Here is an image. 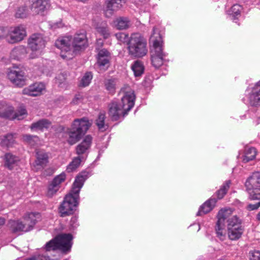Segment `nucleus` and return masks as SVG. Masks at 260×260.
Masks as SVG:
<instances>
[{
	"label": "nucleus",
	"instance_id": "obj_53",
	"mask_svg": "<svg viewBox=\"0 0 260 260\" xmlns=\"http://www.w3.org/2000/svg\"><path fill=\"white\" fill-rule=\"evenodd\" d=\"M81 101V96L80 95H76L72 101L74 104H78L79 102Z\"/></svg>",
	"mask_w": 260,
	"mask_h": 260
},
{
	"label": "nucleus",
	"instance_id": "obj_23",
	"mask_svg": "<svg viewBox=\"0 0 260 260\" xmlns=\"http://www.w3.org/2000/svg\"><path fill=\"white\" fill-rule=\"evenodd\" d=\"M216 202L217 200L215 198L209 199L200 207L197 215L201 216L211 211L215 206Z\"/></svg>",
	"mask_w": 260,
	"mask_h": 260
},
{
	"label": "nucleus",
	"instance_id": "obj_41",
	"mask_svg": "<svg viewBox=\"0 0 260 260\" xmlns=\"http://www.w3.org/2000/svg\"><path fill=\"white\" fill-rule=\"evenodd\" d=\"M43 61L44 60H42V63H40L39 64L36 65L34 67V71L37 76H41L43 74H46V75L48 74L47 67L44 66V63Z\"/></svg>",
	"mask_w": 260,
	"mask_h": 260
},
{
	"label": "nucleus",
	"instance_id": "obj_38",
	"mask_svg": "<svg viewBox=\"0 0 260 260\" xmlns=\"http://www.w3.org/2000/svg\"><path fill=\"white\" fill-rule=\"evenodd\" d=\"M81 162V157L77 156L74 157L72 161L68 165L67 167V171L68 172H72L78 168Z\"/></svg>",
	"mask_w": 260,
	"mask_h": 260
},
{
	"label": "nucleus",
	"instance_id": "obj_56",
	"mask_svg": "<svg viewBox=\"0 0 260 260\" xmlns=\"http://www.w3.org/2000/svg\"><path fill=\"white\" fill-rule=\"evenodd\" d=\"M256 219L257 220L260 221V211L257 214Z\"/></svg>",
	"mask_w": 260,
	"mask_h": 260
},
{
	"label": "nucleus",
	"instance_id": "obj_58",
	"mask_svg": "<svg viewBox=\"0 0 260 260\" xmlns=\"http://www.w3.org/2000/svg\"><path fill=\"white\" fill-rule=\"evenodd\" d=\"M199 228H198V231L200 230V226H199V225H198Z\"/></svg>",
	"mask_w": 260,
	"mask_h": 260
},
{
	"label": "nucleus",
	"instance_id": "obj_14",
	"mask_svg": "<svg viewBox=\"0 0 260 260\" xmlns=\"http://www.w3.org/2000/svg\"><path fill=\"white\" fill-rule=\"evenodd\" d=\"M110 53L106 49L99 51L95 67L98 72H103L108 69L110 65Z\"/></svg>",
	"mask_w": 260,
	"mask_h": 260
},
{
	"label": "nucleus",
	"instance_id": "obj_2",
	"mask_svg": "<svg viewBox=\"0 0 260 260\" xmlns=\"http://www.w3.org/2000/svg\"><path fill=\"white\" fill-rule=\"evenodd\" d=\"M73 237L71 234H61L57 236L45 245L44 253L35 255L25 260H58L49 258V253L55 252L57 249L65 254L69 253L73 245Z\"/></svg>",
	"mask_w": 260,
	"mask_h": 260
},
{
	"label": "nucleus",
	"instance_id": "obj_18",
	"mask_svg": "<svg viewBox=\"0 0 260 260\" xmlns=\"http://www.w3.org/2000/svg\"><path fill=\"white\" fill-rule=\"evenodd\" d=\"M135 101V94L134 91L132 89H128L125 91L119 102L124 110L128 113L134 107Z\"/></svg>",
	"mask_w": 260,
	"mask_h": 260
},
{
	"label": "nucleus",
	"instance_id": "obj_52",
	"mask_svg": "<svg viewBox=\"0 0 260 260\" xmlns=\"http://www.w3.org/2000/svg\"><path fill=\"white\" fill-rule=\"evenodd\" d=\"M260 207V201L255 204H249L247 206V209L249 210H254L257 209L258 208Z\"/></svg>",
	"mask_w": 260,
	"mask_h": 260
},
{
	"label": "nucleus",
	"instance_id": "obj_32",
	"mask_svg": "<svg viewBox=\"0 0 260 260\" xmlns=\"http://www.w3.org/2000/svg\"><path fill=\"white\" fill-rule=\"evenodd\" d=\"M13 107L6 102H0V117L9 118Z\"/></svg>",
	"mask_w": 260,
	"mask_h": 260
},
{
	"label": "nucleus",
	"instance_id": "obj_34",
	"mask_svg": "<svg viewBox=\"0 0 260 260\" xmlns=\"http://www.w3.org/2000/svg\"><path fill=\"white\" fill-rule=\"evenodd\" d=\"M135 77H140L144 73V66L140 60L135 61L131 66Z\"/></svg>",
	"mask_w": 260,
	"mask_h": 260
},
{
	"label": "nucleus",
	"instance_id": "obj_22",
	"mask_svg": "<svg viewBox=\"0 0 260 260\" xmlns=\"http://www.w3.org/2000/svg\"><path fill=\"white\" fill-rule=\"evenodd\" d=\"M242 11L243 8L241 5L235 4L226 11V13L230 19L237 23L238 20L241 16Z\"/></svg>",
	"mask_w": 260,
	"mask_h": 260
},
{
	"label": "nucleus",
	"instance_id": "obj_29",
	"mask_svg": "<svg viewBox=\"0 0 260 260\" xmlns=\"http://www.w3.org/2000/svg\"><path fill=\"white\" fill-rule=\"evenodd\" d=\"M131 25V21L127 17H119L113 21V25L119 30L127 29Z\"/></svg>",
	"mask_w": 260,
	"mask_h": 260
},
{
	"label": "nucleus",
	"instance_id": "obj_42",
	"mask_svg": "<svg viewBox=\"0 0 260 260\" xmlns=\"http://www.w3.org/2000/svg\"><path fill=\"white\" fill-rule=\"evenodd\" d=\"M97 31L100 33L105 39L107 38L109 36V30L106 23H103L100 26L96 27Z\"/></svg>",
	"mask_w": 260,
	"mask_h": 260
},
{
	"label": "nucleus",
	"instance_id": "obj_55",
	"mask_svg": "<svg viewBox=\"0 0 260 260\" xmlns=\"http://www.w3.org/2000/svg\"><path fill=\"white\" fill-rule=\"evenodd\" d=\"M62 24L61 22L57 23L55 24H54V27H62Z\"/></svg>",
	"mask_w": 260,
	"mask_h": 260
},
{
	"label": "nucleus",
	"instance_id": "obj_35",
	"mask_svg": "<svg viewBox=\"0 0 260 260\" xmlns=\"http://www.w3.org/2000/svg\"><path fill=\"white\" fill-rule=\"evenodd\" d=\"M105 114L104 113H100L96 120V124L101 132H105L109 128L108 124L105 123Z\"/></svg>",
	"mask_w": 260,
	"mask_h": 260
},
{
	"label": "nucleus",
	"instance_id": "obj_25",
	"mask_svg": "<svg viewBox=\"0 0 260 260\" xmlns=\"http://www.w3.org/2000/svg\"><path fill=\"white\" fill-rule=\"evenodd\" d=\"M92 141V137L86 136L82 142L76 147V153L78 155H81L86 153V151L90 148Z\"/></svg>",
	"mask_w": 260,
	"mask_h": 260
},
{
	"label": "nucleus",
	"instance_id": "obj_39",
	"mask_svg": "<svg viewBox=\"0 0 260 260\" xmlns=\"http://www.w3.org/2000/svg\"><path fill=\"white\" fill-rule=\"evenodd\" d=\"M231 181H226L221 187V188L216 192V196L218 199H222L226 194L228 189L230 187Z\"/></svg>",
	"mask_w": 260,
	"mask_h": 260
},
{
	"label": "nucleus",
	"instance_id": "obj_1",
	"mask_svg": "<svg viewBox=\"0 0 260 260\" xmlns=\"http://www.w3.org/2000/svg\"><path fill=\"white\" fill-rule=\"evenodd\" d=\"M88 172H82L76 177L71 192L64 197L59 207L61 216L71 214L75 210L78 204L80 189L85 181L88 178Z\"/></svg>",
	"mask_w": 260,
	"mask_h": 260
},
{
	"label": "nucleus",
	"instance_id": "obj_11",
	"mask_svg": "<svg viewBox=\"0 0 260 260\" xmlns=\"http://www.w3.org/2000/svg\"><path fill=\"white\" fill-rule=\"evenodd\" d=\"M227 232L228 237L231 240H237L241 238L244 228L239 217H233L229 220Z\"/></svg>",
	"mask_w": 260,
	"mask_h": 260
},
{
	"label": "nucleus",
	"instance_id": "obj_59",
	"mask_svg": "<svg viewBox=\"0 0 260 260\" xmlns=\"http://www.w3.org/2000/svg\"><path fill=\"white\" fill-rule=\"evenodd\" d=\"M60 81H61V82H60L61 83L62 82V79H60Z\"/></svg>",
	"mask_w": 260,
	"mask_h": 260
},
{
	"label": "nucleus",
	"instance_id": "obj_12",
	"mask_svg": "<svg viewBox=\"0 0 260 260\" xmlns=\"http://www.w3.org/2000/svg\"><path fill=\"white\" fill-rule=\"evenodd\" d=\"M8 77L15 86L21 87L26 84V76L24 71L20 68L14 66L8 73Z\"/></svg>",
	"mask_w": 260,
	"mask_h": 260
},
{
	"label": "nucleus",
	"instance_id": "obj_13",
	"mask_svg": "<svg viewBox=\"0 0 260 260\" xmlns=\"http://www.w3.org/2000/svg\"><path fill=\"white\" fill-rule=\"evenodd\" d=\"M26 36L25 27L20 25L11 27L7 36V41L10 44H14L21 41Z\"/></svg>",
	"mask_w": 260,
	"mask_h": 260
},
{
	"label": "nucleus",
	"instance_id": "obj_31",
	"mask_svg": "<svg viewBox=\"0 0 260 260\" xmlns=\"http://www.w3.org/2000/svg\"><path fill=\"white\" fill-rule=\"evenodd\" d=\"M27 114V111L23 106H21L18 108L17 112L14 111V108L11 111V116H9V119H17L21 120L24 118Z\"/></svg>",
	"mask_w": 260,
	"mask_h": 260
},
{
	"label": "nucleus",
	"instance_id": "obj_8",
	"mask_svg": "<svg viewBox=\"0 0 260 260\" xmlns=\"http://www.w3.org/2000/svg\"><path fill=\"white\" fill-rule=\"evenodd\" d=\"M28 47L32 51L30 54L31 58H35L41 55L46 46V40L42 35L34 34L28 40Z\"/></svg>",
	"mask_w": 260,
	"mask_h": 260
},
{
	"label": "nucleus",
	"instance_id": "obj_28",
	"mask_svg": "<svg viewBox=\"0 0 260 260\" xmlns=\"http://www.w3.org/2000/svg\"><path fill=\"white\" fill-rule=\"evenodd\" d=\"M257 151L254 147L246 146L245 148L244 154L242 155V160L247 162L253 160L256 155Z\"/></svg>",
	"mask_w": 260,
	"mask_h": 260
},
{
	"label": "nucleus",
	"instance_id": "obj_44",
	"mask_svg": "<svg viewBox=\"0 0 260 260\" xmlns=\"http://www.w3.org/2000/svg\"><path fill=\"white\" fill-rule=\"evenodd\" d=\"M149 0H134V3L141 10L145 11L149 5Z\"/></svg>",
	"mask_w": 260,
	"mask_h": 260
},
{
	"label": "nucleus",
	"instance_id": "obj_24",
	"mask_svg": "<svg viewBox=\"0 0 260 260\" xmlns=\"http://www.w3.org/2000/svg\"><path fill=\"white\" fill-rule=\"evenodd\" d=\"M233 210L231 208H225L221 209L217 214L218 221L225 222L226 220L227 224H229V220L233 217H238L237 215H233Z\"/></svg>",
	"mask_w": 260,
	"mask_h": 260
},
{
	"label": "nucleus",
	"instance_id": "obj_15",
	"mask_svg": "<svg viewBox=\"0 0 260 260\" xmlns=\"http://www.w3.org/2000/svg\"><path fill=\"white\" fill-rule=\"evenodd\" d=\"M108 114L112 120L114 121L117 120L121 117H124L127 114L120 103L116 100H113L109 105Z\"/></svg>",
	"mask_w": 260,
	"mask_h": 260
},
{
	"label": "nucleus",
	"instance_id": "obj_49",
	"mask_svg": "<svg viewBox=\"0 0 260 260\" xmlns=\"http://www.w3.org/2000/svg\"><path fill=\"white\" fill-rule=\"evenodd\" d=\"M250 260H260V251L258 250L251 251L249 252Z\"/></svg>",
	"mask_w": 260,
	"mask_h": 260
},
{
	"label": "nucleus",
	"instance_id": "obj_54",
	"mask_svg": "<svg viewBox=\"0 0 260 260\" xmlns=\"http://www.w3.org/2000/svg\"><path fill=\"white\" fill-rule=\"evenodd\" d=\"M5 223V220L4 218H0V228Z\"/></svg>",
	"mask_w": 260,
	"mask_h": 260
},
{
	"label": "nucleus",
	"instance_id": "obj_46",
	"mask_svg": "<svg viewBox=\"0 0 260 260\" xmlns=\"http://www.w3.org/2000/svg\"><path fill=\"white\" fill-rule=\"evenodd\" d=\"M66 178V175L64 173H62L59 175L56 176L54 179L52 180V182L55 184L57 185L58 187H60V184L65 181Z\"/></svg>",
	"mask_w": 260,
	"mask_h": 260
},
{
	"label": "nucleus",
	"instance_id": "obj_9",
	"mask_svg": "<svg viewBox=\"0 0 260 260\" xmlns=\"http://www.w3.org/2000/svg\"><path fill=\"white\" fill-rule=\"evenodd\" d=\"M242 100L245 104L252 107L260 106V81L253 87L247 88Z\"/></svg>",
	"mask_w": 260,
	"mask_h": 260
},
{
	"label": "nucleus",
	"instance_id": "obj_50",
	"mask_svg": "<svg viewBox=\"0 0 260 260\" xmlns=\"http://www.w3.org/2000/svg\"><path fill=\"white\" fill-rule=\"evenodd\" d=\"M70 226L72 229H74L78 226V218L76 216H73L70 220Z\"/></svg>",
	"mask_w": 260,
	"mask_h": 260
},
{
	"label": "nucleus",
	"instance_id": "obj_57",
	"mask_svg": "<svg viewBox=\"0 0 260 260\" xmlns=\"http://www.w3.org/2000/svg\"><path fill=\"white\" fill-rule=\"evenodd\" d=\"M58 78H62V79L64 80V76L63 75H59L58 76Z\"/></svg>",
	"mask_w": 260,
	"mask_h": 260
},
{
	"label": "nucleus",
	"instance_id": "obj_7",
	"mask_svg": "<svg viewBox=\"0 0 260 260\" xmlns=\"http://www.w3.org/2000/svg\"><path fill=\"white\" fill-rule=\"evenodd\" d=\"M245 186L250 200H260V172H253L246 180Z\"/></svg>",
	"mask_w": 260,
	"mask_h": 260
},
{
	"label": "nucleus",
	"instance_id": "obj_51",
	"mask_svg": "<svg viewBox=\"0 0 260 260\" xmlns=\"http://www.w3.org/2000/svg\"><path fill=\"white\" fill-rule=\"evenodd\" d=\"M8 34V30L6 27L0 26V39L5 37H7Z\"/></svg>",
	"mask_w": 260,
	"mask_h": 260
},
{
	"label": "nucleus",
	"instance_id": "obj_27",
	"mask_svg": "<svg viewBox=\"0 0 260 260\" xmlns=\"http://www.w3.org/2000/svg\"><path fill=\"white\" fill-rule=\"evenodd\" d=\"M217 237L221 241H224L226 238V230L225 223L217 220L215 226Z\"/></svg>",
	"mask_w": 260,
	"mask_h": 260
},
{
	"label": "nucleus",
	"instance_id": "obj_21",
	"mask_svg": "<svg viewBox=\"0 0 260 260\" xmlns=\"http://www.w3.org/2000/svg\"><path fill=\"white\" fill-rule=\"evenodd\" d=\"M48 154L44 150H37L36 160L35 161L37 170L43 169L46 166L48 162Z\"/></svg>",
	"mask_w": 260,
	"mask_h": 260
},
{
	"label": "nucleus",
	"instance_id": "obj_17",
	"mask_svg": "<svg viewBox=\"0 0 260 260\" xmlns=\"http://www.w3.org/2000/svg\"><path fill=\"white\" fill-rule=\"evenodd\" d=\"M72 50L73 54L77 51L85 48L87 46V40L84 31L76 34L72 38Z\"/></svg>",
	"mask_w": 260,
	"mask_h": 260
},
{
	"label": "nucleus",
	"instance_id": "obj_3",
	"mask_svg": "<svg viewBox=\"0 0 260 260\" xmlns=\"http://www.w3.org/2000/svg\"><path fill=\"white\" fill-rule=\"evenodd\" d=\"M150 43L152 44L150 51L152 64L157 68L162 64L166 54L163 51L162 36L157 27H154L153 29Z\"/></svg>",
	"mask_w": 260,
	"mask_h": 260
},
{
	"label": "nucleus",
	"instance_id": "obj_16",
	"mask_svg": "<svg viewBox=\"0 0 260 260\" xmlns=\"http://www.w3.org/2000/svg\"><path fill=\"white\" fill-rule=\"evenodd\" d=\"M125 3V0H106L104 13L106 17H111L118 11Z\"/></svg>",
	"mask_w": 260,
	"mask_h": 260
},
{
	"label": "nucleus",
	"instance_id": "obj_19",
	"mask_svg": "<svg viewBox=\"0 0 260 260\" xmlns=\"http://www.w3.org/2000/svg\"><path fill=\"white\" fill-rule=\"evenodd\" d=\"M29 9L33 14H42L50 6L49 0H30Z\"/></svg>",
	"mask_w": 260,
	"mask_h": 260
},
{
	"label": "nucleus",
	"instance_id": "obj_5",
	"mask_svg": "<svg viewBox=\"0 0 260 260\" xmlns=\"http://www.w3.org/2000/svg\"><path fill=\"white\" fill-rule=\"evenodd\" d=\"M91 123L86 118L76 119L67 133L69 135L68 142L70 145L77 143L89 128Z\"/></svg>",
	"mask_w": 260,
	"mask_h": 260
},
{
	"label": "nucleus",
	"instance_id": "obj_45",
	"mask_svg": "<svg viewBox=\"0 0 260 260\" xmlns=\"http://www.w3.org/2000/svg\"><path fill=\"white\" fill-rule=\"evenodd\" d=\"M105 86L107 90L111 93L115 92L116 88V83L114 80L110 79L106 81Z\"/></svg>",
	"mask_w": 260,
	"mask_h": 260
},
{
	"label": "nucleus",
	"instance_id": "obj_33",
	"mask_svg": "<svg viewBox=\"0 0 260 260\" xmlns=\"http://www.w3.org/2000/svg\"><path fill=\"white\" fill-rule=\"evenodd\" d=\"M19 158L11 153H7L5 155V165L9 169H13L14 166H17L19 162Z\"/></svg>",
	"mask_w": 260,
	"mask_h": 260
},
{
	"label": "nucleus",
	"instance_id": "obj_6",
	"mask_svg": "<svg viewBox=\"0 0 260 260\" xmlns=\"http://www.w3.org/2000/svg\"><path fill=\"white\" fill-rule=\"evenodd\" d=\"M41 215L39 213H30L27 214L21 220H10L9 222V226L13 233H16L19 232H28L31 230L40 219Z\"/></svg>",
	"mask_w": 260,
	"mask_h": 260
},
{
	"label": "nucleus",
	"instance_id": "obj_36",
	"mask_svg": "<svg viewBox=\"0 0 260 260\" xmlns=\"http://www.w3.org/2000/svg\"><path fill=\"white\" fill-rule=\"evenodd\" d=\"M1 144L3 147H9L11 146L15 142V138L12 134H7L1 137Z\"/></svg>",
	"mask_w": 260,
	"mask_h": 260
},
{
	"label": "nucleus",
	"instance_id": "obj_47",
	"mask_svg": "<svg viewBox=\"0 0 260 260\" xmlns=\"http://www.w3.org/2000/svg\"><path fill=\"white\" fill-rule=\"evenodd\" d=\"M60 188L58 187L57 185L54 184L52 182L49 185L47 191V196L48 197H52Z\"/></svg>",
	"mask_w": 260,
	"mask_h": 260
},
{
	"label": "nucleus",
	"instance_id": "obj_40",
	"mask_svg": "<svg viewBox=\"0 0 260 260\" xmlns=\"http://www.w3.org/2000/svg\"><path fill=\"white\" fill-rule=\"evenodd\" d=\"M92 79V75L91 72H86L82 78L79 86L82 87H86L90 84L91 79Z\"/></svg>",
	"mask_w": 260,
	"mask_h": 260
},
{
	"label": "nucleus",
	"instance_id": "obj_26",
	"mask_svg": "<svg viewBox=\"0 0 260 260\" xmlns=\"http://www.w3.org/2000/svg\"><path fill=\"white\" fill-rule=\"evenodd\" d=\"M27 53V49L25 46H19L12 50L10 57L12 59L19 60L25 57Z\"/></svg>",
	"mask_w": 260,
	"mask_h": 260
},
{
	"label": "nucleus",
	"instance_id": "obj_30",
	"mask_svg": "<svg viewBox=\"0 0 260 260\" xmlns=\"http://www.w3.org/2000/svg\"><path fill=\"white\" fill-rule=\"evenodd\" d=\"M50 125L51 123L49 121L43 119L32 123L30 127L32 131H43L45 129L48 128Z\"/></svg>",
	"mask_w": 260,
	"mask_h": 260
},
{
	"label": "nucleus",
	"instance_id": "obj_37",
	"mask_svg": "<svg viewBox=\"0 0 260 260\" xmlns=\"http://www.w3.org/2000/svg\"><path fill=\"white\" fill-rule=\"evenodd\" d=\"M23 139L24 141L31 146H35L40 144L39 138L36 136L25 135L23 136Z\"/></svg>",
	"mask_w": 260,
	"mask_h": 260
},
{
	"label": "nucleus",
	"instance_id": "obj_43",
	"mask_svg": "<svg viewBox=\"0 0 260 260\" xmlns=\"http://www.w3.org/2000/svg\"><path fill=\"white\" fill-rule=\"evenodd\" d=\"M29 10L25 6H22L18 8L16 11L15 16L17 18H23L27 16Z\"/></svg>",
	"mask_w": 260,
	"mask_h": 260
},
{
	"label": "nucleus",
	"instance_id": "obj_20",
	"mask_svg": "<svg viewBox=\"0 0 260 260\" xmlns=\"http://www.w3.org/2000/svg\"><path fill=\"white\" fill-rule=\"evenodd\" d=\"M45 90L44 84L41 82H36L30 85L22 90L23 94L31 96H37L42 94Z\"/></svg>",
	"mask_w": 260,
	"mask_h": 260
},
{
	"label": "nucleus",
	"instance_id": "obj_4",
	"mask_svg": "<svg viewBox=\"0 0 260 260\" xmlns=\"http://www.w3.org/2000/svg\"><path fill=\"white\" fill-rule=\"evenodd\" d=\"M127 48L129 55L137 58L142 57L148 52L147 42L139 33L132 34L127 42Z\"/></svg>",
	"mask_w": 260,
	"mask_h": 260
},
{
	"label": "nucleus",
	"instance_id": "obj_10",
	"mask_svg": "<svg viewBox=\"0 0 260 260\" xmlns=\"http://www.w3.org/2000/svg\"><path fill=\"white\" fill-rule=\"evenodd\" d=\"M55 46L61 50L60 56L64 59H70L73 55L72 44V37L64 36L56 40Z\"/></svg>",
	"mask_w": 260,
	"mask_h": 260
},
{
	"label": "nucleus",
	"instance_id": "obj_48",
	"mask_svg": "<svg viewBox=\"0 0 260 260\" xmlns=\"http://www.w3.org/2000/svg\"><path fill=\"white\" fill-rule=\"evenodd\" d=\"M115 37L118 41L123 43H126L127 44L129 39L128 34L124 32L117 33L115 34Z\"/></svg>",
	"mask_w": 260,
	"mask_h": 260
}]
</instances>
